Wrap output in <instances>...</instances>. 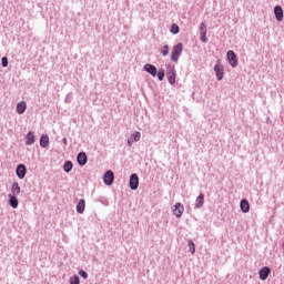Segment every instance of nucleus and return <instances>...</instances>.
Here are the masks:
<instances>
[{"instance_id": "obj_1", "label": "nucleus", "mask_w": 284, "mask_h": 284, "mask_svg": "<svg viewBox=\"0 0 284 284\" xmlns=\"http://www.w3.org/2000/svg\"><path fill=\"white\" fill-rule=\"evenodd\" d=\"M181 54H183V44L179 42L172 48L171 61H173V63H179V59L181 58Z\"/></svg>"}, {"instance_id": "obj_2", "label": "nucleus", "mask_w": 284, "mask_h": 284, "mask_svg": "<svg viewBox=\"0 0 284 284\" xmlns=\"http://www.w3.org/2000/svg\"><path fill=\"white\" fill-rule=\"evenodd\" d=\"M226 59L231 68H236L239 65V58H236V53L233 50L226 52Z\"/></svg>"}, {"instance_id": "obj_3", "label": "nucleus", "mask_w": 284, "mask_h": 284, "mask_svg": "<svg viewBox=\"0 0 284 284\" xmlns=\"http://www.w3.org/2000/svg\"><path fill=\"white\" fill-rule=\"evenodd\" d=\"M16 174L20 180L26 179V174H28V168H26V164H18L16 168Z\"/></svg>"}, {"instance_id": "obj_4", "label": "nucleus", "mask_w": 284, "mask_h": 284, "mask_svg": "<svg viewBox=\"0 0 284 284\" xmlns=\"http://www.w3.org/2000/svg\"><path fill=\"white\" fill-rule=\"evenodd\" d=\"M129 187L131 190H139V175L136 173L130 175Z\"/></svg>"}, {"instance_id": "obj_5", "label": "nucleus", "mask_w": 284, "mask_h": 284, "mask_svg": "<svg viewBox=\"0 0 284 284\" xmlns=\"http://www.w3.org/2000/svg\"><path fill=\"white\" fill-rule=\"evenodd\" d=\"M270 274H272V268L270 266H263L258 272L260 281H267Z\"/></svg>"}, {"instance_id": "obj_6", "label": "nucleus", "mask_w": 284, "mask_h": 284, "mask_svg": "<svg viewBox=\"0 0 284 284\" xmlns=\"http://www.w3.org/2000/svg\"><path fill=\"white\" fill-rule=\"evenodd\" d=\"M214 72L217 81H223V77L225 74V68L223 67V64H215Z\"/></svg>"}, {"instance_id": "obj_7", "label": "nucleus", "mask_w": 284, "mask_h": 284, "mask_svg": "<svg viewBox=\"0 0 284 284\" xmlns=\"http://www.w3.org/2000/svg\"><path fill=\"white\" fill-rule=\"evenodd\" d=\"M183 212H185V206L181 202L175 203L173 209V214L176 219H181L183 216Z\"/></svg>"}, {"instance_id": "obj_8", "label": "nucleus", "mask_w": 284, "mask_h": 284, "mask_svg": "<svg viewBox=\"0 0 284 284\" xmlns=\"http://www.w3.org/2000/svg\"><path fill=\"white\" fill-rule=\"evenodd\" d=\"M168 82L170 85H174V83H176V69L174 67H170L168 71Z\"/></svg>"}, {"instance_id": "obj_9", "label": "nucleus", "mask_w": 284, "mask_h": 284, "mask_svg": "<svg viewBox=\"0 0 284 284\" xmlns=\"http://www.w3.org/2000/svg\"><path fill=\"white\" fill-rule=\"evenodd\" d=\"M103 182L104 185H112V183H114V172L111 170L106 171L104 173Z\"/></svg>"}, {"instance_id": "obj_10", "label": "nucleus", "mask_w": 284, "mask_h": 284, "mask_svg": "<svg viewBox=\"0 0 284 284\" xmlns=\"http://www.w3.org/2000/svg\"><path fill=\"white\" fill-rule=\"evenodd\" d=\"M78 164L83 168V165L88 164V154L85 152H79L77 155Z\"/></svg>"}, {"instance_id": "obj_11", "label": "nucleus", "mask_w": 284, "mask_h": 284, "mask_svg": "<svg viewBox=\"0 0 284 284\" xmlns=\"http://www.w3.org/2000/svg\"><path fill=\"white\" fill-rule=\"evenodd\" d=\"M205 203V195L203 193H200L199 196L195 200L194 210H201Z\"/></svg>"}, {"instance_id": "obj_12", "label": "nucleus", "mask_w": 284, "mask_h": 284, "mask_svg": "<svg viewBox=\"0 0 284 284\" xmlns=\"http://www.w3.org/2000/svg\"><path fill=\"white\" fill-rule=\"evenodd\" d=\"M9 205L10 207H12L13 210H17V207H19V199L17 197V195L13 194H9Z\"/></svg>"}, {"instance_id": "obj_13", "label": "nucleus", "mask_w": 284, "mask_h": 284, "mask_svg": "<svg viewBox=\"0 0 284 284\" xmlns=\"http://www.w3.org/2000/svg\"><path fill=\"white\" fill-rule=\"evenodd\" d=\"M143 70L148 72V74H151V77H156V67L154 64H145Z\"/></svg>"}, {"instance_id": "obj_14", "label": "nucleus", "mask_w": 284, "mask_h": 284, "mask_svg": "<svg viewBox=\"0 0 284 284\" xmlns=\"http://www.w3.org/2000/svg\"><path fill=\"white\" fill-rule=\"evenodd\" d=\"M240 209L243 214H247L250 212V202L246 199L241 200Z\"/></svg>"}, {"instance_id": "obj_15", "label": "nucleus", "mask_w": 284, "mask_h": 284, "mask_svg": "<svg viewBox=\"0 0 284 284\" xmlns=\"http://www.w3.org/2000/svg\"><path fill=\"white\" fill-rule=\"evenodd\" d=\"M274 14H275L276 21H283V7L275 6L274 7Z\"/></svg>"}, {"instance_id": "obj_16", "label": "nucleus", "mask_w": 284, "mask_h": 284, "mask_svg": "<svg viewBox=\"0 0 284 284\" xmlns=\"http://www.w3.org/2000/svg\"><path fill=\"white\" fill-rule=\"evenodd\" d=\"M36 136L33 131H29L26 135V145H34Z\"/></svg>"}, {"instance_id": "obj_17", "label": "nucleus", "mask_w": 284, "mask_h": 284, "mask_svg": "<svg viewBox=\"0 0 284 284\" xmlns=\"http://www.w3.org/2000/svg\"><path fill=\"white\" fill-rule=\"evenodd\" d=\"M75 210L78 212V214H83V212H85V200L81 199L75 206Z\"/></svg>"}, {"instance_id": "obj_18", "label": "nucleus", "mask_w": 284, "mask_h": 284, "mask_svg": "<svg viewBox=\"0 0 284 284\" xmlns=\"http://www.w3.org/2000/svg\"><path fill=\"white\" fill-rule=\"evenodd\" d=\"M27 108H28V104H26L24 101H21V102H19V103L17 104V106H16V112H17L18 114H23V113L26 112Z\"/></svg>"}, {"instance_id": "obj_19", "label": "nucleus", "mask_w": 284, "mask_h": 284, "mask_svg": "<svg viewBox=\"0 0 284 284\" xmlns=\"http://www.w3.org/2000/svg\"><path fill=\"white\" fill-rule=\"evenodd\" d=\"M50 144V136L48 134H42L40 136V148H48Z\"/></svg>"}, {"instance_id": "obj_20", "label": "nucleus", "mask_w": 284, "mask_h": 284, "mask_svg": "<svg viewBox=\"0 0 284 284\" xmlns=\"http://www.w3.org/2000/svg\"><path fill=\"white\" fill-rule=\"evenodd\" d=\"M11 192L13 196L21 194V186H19V182H13L11 186Z\"/></svg>"}, {"instance_id": "obj_21", "label": "nucleus", "mask_w": 284, "mask_h": 284, "mask_svg": "<svg viewBox=\"0 0 284 284\" xmlns=\"http://www.w3.org/2000/svg\"><path fill=\"white\" fill-rule=\"evenodd\" d=\"M72 168H74V164H72V161H65L63 164V171L67 174H70V172H72Z\"/></svg>"}, {"instance_id": "obj_22", "label": "nucleus", "mask_w": 284, "mask_h": 284, "mask_svg": "<svg viewBox=\"0 0 284 284\" xmlns=\"http://www.w3.org/2000/svg\"><path fill=\"white\" fill-rule=\"evenodd\" d=\"M187 247H189L191 254H194L196 252V245L194 244V241L189 240L187 241Z\"/></svg>"}, {"instance_id": "obj_23", "label": "nucleus", "mask_w": 284, "mask_h": 284, "mask_svg": "<svg viewBox=\"0 0 284 284\" xmlns=\"http://www.w3.org/2000/svg\"><path fill=\"white\" fill-rule=\"evenodd\" d=\"M170 32H171L172 34H179V32H181V28H179V24L173 23V24L171 26Z\"/></svg>"}, {"instance_id": "obj_24", "label": "nucleus", "mask_w": 284, "mask_h": 284, "mask_svg": "<svg viewBox=\"0 0 284 284\" xmlns=\"http://www.w3.org/2000/svg\"><path fill=\"white\" fill-rule=\"evenodd\" d=\"M70 284H81V278H79V275H73L69 278Z\"/></svg>"}, {"instance_id": "obj_25", "label": "nucleus", "mask_w": 284, "mask_h": 284, "mask_svg": "<svg viewBox=\"0 0 284 284\" xmlns=\"http://www.w3.org/2000/svg\"><path fill=\"white\" fill-rule=\"evenodd\" d=\"M156 77L159 81H163V79H165V70L160 69L159 71H156Z\"/></svg>"}, {"instance_id": "obj_26", "label": "nucleus", "mask_w": 284, "mask_h": 284, "mask_svg": "<svg viewBox=\"0 0 284 284\" xmlns=\"http://www.w3.org/2000/svg\"><path fill=\"white\" fill-rule=\"evenodd\" d=\"M131 139L136 143L138 141H141V132L135 131L132 133Z\"/></svg>"}, {"instance_id": "obj_27", "label": "nucleus", "mask_w": 284, "mask_h": 284, "mask_svg": "<svg viewBox=\"0 0 284 284\" xmlns=\"http://www.w3.org/2000/svg\"><path fill=\"white\" fill-rule=\"evenodd\" d=\"M162 57H168L170 54V45L165 44L161 51Z\"/></svg>"}, {"instance_id": "obj_28", "label": "nucleus", "mask_w": 284, "mask_h": 284, "mask_svg": "<svg viewBox=\"0 0 284 284\" xmlns=\"http://www.w3.org/2000/svg\"><path fill=\"white\" fill-rule=\"evenodd\" d=\"M200 40L202 43H207V33H205V31L200 32Z\"/></svg>"}, {"instance_id": "obj_29", "label": "nucleus", "mask_w": 284, "mask_h": 284, "mask_svg": "<svg viewBox=\"0 0 284 284\" xmlns=\"http://www.w3.org/2000/svg\"><path fill=\"white\" fill-rule=\"evenodd\" d=\"M79 276H81V278H84V281H87L88 278V272L83 271V270H80L79 271Z\"/></svg>"}, {"instance_id": "obj_30", "label": "nucleus", "mask_w": 284, "mask_h": 284, "mask_svg": "<svg viewBox=\"0 0 284 284\" xmlns=\"http://www.w3.org/2000/svg\"><path fill=\"white\" fill-rule=\"evenodd\" d=\"M200 32L207 33V27H205V22H202L200 26Z\"/></svg>"}, {"instance_id": "obj_31", "label": "nucleus", "mask_w": 284, "mask_h": 284, "mask_svg": "<svg viewBox=\"0 0 284 284\" xmlns=\"http://www.w3.org/2000/svg\"><path fill=\"white\" fill-rule=\"evenodd\" d=\"M1 65H2V68H8V58L3 57L1 59Z\"/></svg>"}, {"instance_id": "obj_32", "label": "nucleus", "mask_w": 284, "mask_h": 284, "mask_svg": "<svg viewBox=\"0 0 284 284\" xmlns=\"http://www.w3.org/2000/svg\"><path fill=\"white\" fill-rule=\"evenodd\" d=\"M64 103H72V93L67 94Z\"/></svg>"}, {"instance_id": "obj_33", "label": "nucleus", "mask_w": 284, "mask_h": 284, "mask_svg": "<svg viewBox=\"0 0 284 284\" xmlns=\"http://www.w3.org/2000/svg\"><path fill=\"white\" fill-rule=\"evenodd\" d=\"M132 143H135V142L132 140V138H129L128 139V145H132Z\"/></svg>"}, {"instance_id": "obj_34", "label": "nucleus", "mask_w": 284, "mask_h": 284, "mask_svg": "<svg viewBox=\"0 0 284 284\" xmlns=\"http://www.w3.org/2000/svg\"><path fill=\"white\" fill-rule=\"evenodd\" d=\"M62 143H63V145H68V138H63Z\"/></svg>"}]
</instances>
